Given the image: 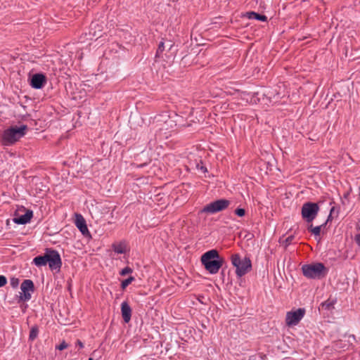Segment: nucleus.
Segmentation results:
<instances>
[{"label":"nucleus","mask_w":360,"mask_h":360,"mask_svg":"<svg viewBox=\"0 0 360 360\" xmlns=\"http://www.w3.org/2000/svg\"><path fill=\"white\" fill-rule=\"evenodd\" d=\"M27 126L22 124L20 127L11 126L5 129L2 134V143L5 146L13 145L26 134Z\"/></svg>","instance_id":"2"},{"label":"nucleus","mask_w":360,"mask_h":360,"mask_svg":"<svg viewBox=\"0 0 360 360\" xmlns=\"http://www.w3.org/2000/svg\"><path fill=\"white\" fill-rule=\"evenodd\" d=\"M231 204V201L225 199L221 198L217 200H214L207 205H205L201 210L200 213H210V214H214L217 212H221L223 210H225L229 207V206Z\"/></svg>","instance_id":"7"},{"label":"nucleus","mask_w":360,"mask_h":360,"mask_svg":"<svg viewBox=\"0 0 360 360\" xmlns=\"http://www.w3.org/2000/svg\"><path fill=\"white\" fill-rule=\"evenodd\" d=\"M68 347V344L66 343L65 340H63V342L59 345L56 346V349H58L60 351H62Z\"/></svg>","instance_id":"28"},{"label":"nucleus","mask_w":360,"mask_h":360,"mask_svg":"<svg viewBox=\"0 0 360 360\" xmlns=\"http://www.w3.org/2000/svg\"><path fill=\"white\" fill-rule=\"evenodd\" d=\"M179 115L176 113H173L172 116L168 112H162L161 114L155 116L154 120L159 122L161 126L162 123L165 124L164 128L160 127V129L171 130L177 125V121L175 118H178Z\"/></svg>","instance_id":"6"},{"label":"nucleus","mask_w":360,"mask_h":360,"mask_svg":"<svg viewBox=\"0 0 360 360\" xmlns=\"http://www.w3.org/2000/svg\"><path fill=\"white\" fill-rule=\"evenodd\" d=\"M321 229L322 226H317L313 227V225L311 224L307 228L308 231L311 232L312 234H314L315 236H320Z\"/></svg>","instance_id":"19"},{"label":"nucleus","mask_w":360,"mask_h":360,"mask_svg":"<svg viewBox=\"0 0 360 360\" xmlns=\"http://www.w3.org/2000/svg\"><path fill=\"white\" fill-rule=\"evenodd\" d=\"M75 224L82 234L85 237H91L84 218L80 214H76Z\"/></svg>","instance_id":"13"},{"label":"nucleus","mask_w":360,"mask_h":360,"mask_svg":"<svg viewBox=\"0 0 360 360\" xmlns=\"http://www.w3.org/2000/svg\"><path fill=\"white\" fill-rule=\"evenodd\" d=\"M245 210L244 208L238 207L235 210L234 213L240 217H244L245 215Z\"/></svg>","instance_id":"24"},{"label":"nucleus","mask_w":360,"mask_h":360,"mask_svg":"<svg viewBox=\"0 0 360 360\" xmlns=\"http://www.w3.org/2000/svg\"><path fill=\"white\" fill-rule=\"evenodd\" d=\"M224 269H222V271H221V274H224Z\"/></svg>","instance_id":"40"},{"label":"nucleus","mask_w":360,"mask_h":360,"mask_svg":"<svg viewBox=\"0 0 360 360\" xmlns=\"http://www.w3.org/2000/svg\"><path fill=\"white\" fill-rule=\"evenodd\" d=\"M231 261L236 267V274L238 277H242L252 270V262L249 257H245L242 259L240 255L236 253L231 255Z\"/></svg>","instance_id":"4"},{"label":"nucleus","mask_w":360,"mask_h":360,"mask_svg":"<svg viewBox=\"0 0 360 360\" xmlns=\"http://www.w3.org/2000/svg\"><path fill=\"white\" fill-rule=\"evenodd\" d=\"M203 172H207V168L205 167H201L200 168Z\"/></svg>","instance_id":"36"},{"label":"nucleus","mask_w":360,"mask_h":360,"mask_svg":"<svg viewBox=\"0 0 360 360\" xmlns=\"http://www.w3.org/2000/svg\"><path fill=\"white\" fill-rule=\"evenodd\" d=\"M199 301L200 302V303H203L202 299H200Z\"/></svg>","instance_id":"38"},{"label":"nucleus","mask_w":360,"mask_h":360,"mask_svg":"<svg viewBox=\"0 0 360 360\" xmlns=\"http://www.w3.org/2000/svg\"><path fill=\"white\" fill-rule=\"evenodd\" d=\"M339 211H340V207H336L335 206L332 207L330 210V213L331 214H335V212H336V217H338V214H339Z\"/></svg>","instance_id":"31"},{"label":"nucleus","mask_w":360,"mask_h":360,"mask_svg":"<svg viewBox=\"0 0 360 360\" xmlns=\"http://www.w3.org/2000/svg\"><path fill=\"white\" fill-rule=\"evenodd\" d=\"M302 271L305 277L312 279L324 278L328 271L325 265L321 262L304 264L302 266Z\"/></svg>","instance_id":"3"},{"label":"nucleus","mask_w":360,"mask_h":360,"mask_svg":"<svg viewBox=\"0 0 360 360\" xmlns=\"http://www.w3.org/2000/svg\"><path fill=\"white\" fill-rule=\"evenodd\" d=\"M133 271L132 269L129 266H126L125 268L122 269L121 271L120 272V274L122 276H126L128 274H131Z\"/></svg>","instance_id":"26"},{"label":"nucleus","mask_w":360,"mask_h":360,"mask_svg":"<svg viewBox=\"0 0 360 360\" xmlns=\"http://www.w3.org/2000/svg\"><path fill=\"white\" fill-rule=\"evenodd\" d=\"M164 45H165V44L163 41L160 42L158 49H157V51H156V55H155L156 57H158L160 56V54L162 53L163 52V51L165 50Z\"/></svg>","instance_id":"25"},{"label":"nucleus","mask_w":360,"mask_h":360,"mask_svg":"<svg viewBox=\"0 0 360 360\" xmlns=\"http://www.w3.org/2000/svg\"><path fill=\"white\" fill-rule=\"evenodd\" d=\"M32 217V211L27 210L24 214L15 217L13 221L17 224H26L30 221Z\"/></svg>","instance_id":"15"},{"label":"nucleus","mask_w":360,"mask_h":360,"mask_svg":"<svg viewBox=\"0 0 360 360\" xmlns=\"http://www.w3.org/2000/svg\"><path fill=\"white\" fill-rule=\"evenodd\" d=\"M103 30V27L101 24H99L96 21H93L90 25L89 33L82 34L79 39L82 42H84L85 40H96L102 37Z\"/></svg>","instance_id":"9"},{"label":"nucleus","mask_w":360,"mask_h":360,"mask_svg":"<svg viewBox=\"0 0 360 360\" xmlns=\"http://www.w3.org/2000/svg\"><path fill=\"white\" fill-rule=\"evenodd\" d=\"M243 18H247L248 19H254L262 22H266L267 17L265 15H262L255 11H248L242 14Z\"/></svg>","instance_id":"16"},{"label":"nucleus","mask_w":360,"mask_h":360,"mask_svg":"<svg viewBox=\"0 0 360 360\" xmlns=\"http://www.w3.org/2000/svg\"><path fill=\"white\" fill-rule=\"evenodd\" d=\"M112 249L115 252L118 254H124L126 252L125 245L122 243L113 244Z\"/></svg>","instance_id":"18"},{"label":"nucleus","mask_w":360,"mask_h":360,"mask_svg":"<svg viewBox=\"0 0 360 360\" xmlns=\"http://www.w3.org/2000/svg\"><path fill=\"white\" fill-rule=\"evenodd\" d=\"M88 360H94L92 358H89Z\"/></svg>","instance_id":"41"},{"label":"nucleus","mask_w":360,"mask_h":360,"mask_svg":"<svg viewBox=\"0 0 360 360\" xmlns=\"http://www.w3.org/2000/svg\"><path fill=\"white\" fill-rule=\"evenodd\" d=\"M76 345H78L80 348L84 347V345H83L82 342L79 340H77Z\"/></svg>","instance_id":"34"},{"label":"nucleus","mask_w":360,"mask_h":360,"mask_svg":"<svg viewBox=\"0 0 360 360\" xmlns=\"http://www.w3.org/2000/svg\"><path fill=\"white\" fill-rule=\"evenodd\" d=\"M135 280L134 276H129V278L123 280L121 282V288L124 290L129 284H131Z\"/></svg>","instance_id":"21"},{"label":"nucleus","mask_w":360,"mask_h":360,"mask_svg":"<svg viewBox=\"0 0 360 360\" xmlns=\"http://www.w3.org/2000/svg\"><path fill=\"white\" fill-rule=\"evenodd\" d=\"M131 308L127 301L121 304V314L123 321L125 323H128L131 318Z\"/></svg>","instance_id":"14"},{"label":"nucleus","mask_w":360,"mask_h":360,"mask_svg":"<svg viewBox=\"0 0 360 360\" xmlns=\"http://www.w3.org/2000/svg\"><path fill=\"white\" fill-rule=\"evenodd\" d=\"M199 301L200 302V303H203L202 299H200Z\"/></svg>","instance_id":"39"},{"label":"nucleus","mask_w":360,"mask_h":360,"mask_svg":"<svg viewBox=\"0 0 360 360\" xmlns=\"http://www.w3.org/2000/svg\"><path fill=\"white\" fill-rule=\"evenodd\" d=\"M354 240L357 245L360 248V233L356 234L354 237Z\"/></svg>","instance_id":"32"},{"label":"nucleus","mask_w":360,"mask_h":360,"mask_svg":"<svg viewBox=\"0 0 360 360\" xmlns=\"http://www.w3.org/2000/svg\"><path fill=\"white\" fill-rule=\"evenodd\" d=\"M38 333V327L37 326H33L30 331L29 340L32 341L34 340L37 337Z\"/></svg>","instance_id":"20"},{"label":"nucleus","mask_w":360,"mask_h":360,"mask_svg":"<svg viewBox=\"0 0 360 360\" xmlns=\"http://www.w3.org/2000/svg\"><path fill=\"white\" fill-rule=\"evenodd\" d=\"M309 139L312 141H316L319 140V137L316 135H314L312 137H309Z\"/></svg>","instance_id":"35"},{"label":"nucleus","mask_w":360,"mask_h":360,"mask_svg":"<svg viewBox=\"0 0 360 360\" xmlns=\"http://www.w3.org/2000/svg\"><path fill=\"white\" fill-rule=\"evenodd\" d=\"M319 209V206L316 202H307L304 203L301 210L302 219L307 223L312 222L316 217Z\"/></svg>","instance_id":"5"},{"label":"nucleus","mask_w":360,"mask_h":360,"mask_svg":"<svg viewBox=\"0 0 360 360\" xmlns=\"http://www.w3.org/2000/svg\"><path fill=\"white\" fill-rule=\"evenodd\" d=\"M47 259L46 257V253L44 252V254L43 255H38L37 257H35L33 259V263L37 266H46L47 264Z\"/></svg>","instance_id":"17"},{"label":"nucleus","mask_w":360,"mask_h":360,"mask_svg":"<svg viewBox=\"0 0 360 360\" xmlns=\"http://www.w3.org/2000/svg\"><path fill=\"white\" fill-rule=\"evenodd\" d=\"M150 162H151V159L148 158L147 161H146L143 163H134L133 165L138 168H141V167H143L144 166L147 165L148 164H149Z\"/></svg>","instance_id":"29"},{"label":"nucleus","mask_w":360,"mask_h":360,"mask_svg":"<svg viewBox=\"0 0 360 360\" xmlns=\"http://www.w3.org/2000/svg\"><path fill=\"white\" fill-rule=\"evenodd\" d=\"M19 279L18 278H15V277H12L10 280V283H11V285L13 288H16L18 285H19Z\"/></svg>","instance_id":"27"},{"label":"nucleus","mask_w":360,"mask_h":360,"mask_svg":"<svg viewBox=\"0 0 360 360\" xmlns=\"http://www.w3.org/2000/svg\"><path fill=\"white\" fill-rule=\"evenodd\" d=\"M200 261L205 269L210 274H217L223 265L226 264L224 258L215 249L205 252L201 256Z\"/></svg>","instance_id":"1"},{"label":"nucleus","mask_w":360,"mask_h":360,"mask_svg":"<svg viewBox=\"0 0 360 360\" xmlns=\"http://www.w3.org/2000/svg\"><path fill=\"white\" fill-rule=\"evenodd\" d=\"M45 253L49 269L51 271H59L62 266V260L58 252L52 248H46Z\"/></svg>","instance_id":"8"},{"label":"nucleus","mask_w":360,"mask_h":360,"mask_svg":"<svg viewBox=\"0 0 360 360\" xmlns=\"http://www.w3.org/2000/svg\"><path fill=\"white\" fill-rule=\"evenodd\" d=\"M305 314V309L298 308L296 310L287 312L285 317V324L288 326H296Z\"/></svg>","instance_id":"10"},{"label":"nucleus","mask_w":360,"mask_h":360,"mask_svg":"<svg viewBox=\"0 0 360 360\" xmlns=\"http://www.w3.org/2000/svg\"><path fill=\"white\" fill-rule=\"evenodd\" d=\"M333 214L330 213L329 215L327 217L326 221L331 222L333 221Z\"/></svg>","instance_id":"33"},{"label":"nucleus","mask_w":360,"mask_h":360,"mask_svg":"<svg viewBox=\"0 0 360 360\" xmlns=\"http://www.w3.org/2000/svg\"><path fill=\"white\" fill-rule=\"evenodd\" d=\"M328 223V222L326 221H325V223H323V224H321V226H322V228H324V227L326 226V224H327Z\"/></svg>","instance_id":"37"},{"label":"nucleus","mask_w":360,"mask_h":360,"mask_svg":"<svg viewBox=\"0 0 360 360\" xmlns=\"http://www.w3.org/2000/svg\"><path fill=\"white\" fill-rule=\"evenodd\" d=\"M294 238H295V236L293 235H290L288 237H287L282 242L281 241V240H279V242L285 246V248H286L288 246H289L292 243Z\"/></svg>","instance_id":"23"},{"label":"nucleus","mask_w":360,"mask_h":360,"mask_svg":"<svg viewBox=\"0 0 360 360\" xmlns=\"http://www.w3.org/2000/svg\"><path fill=\"white\" fill-rule=\"evenodd\" d=\"M7 283V278L3 275H0V288L4 287Z\"/></svg>","instance_id":"30"},{"label":"nucleus","mask_w":360,"mask_h":360,"mask_svg":"<svg viewBox=\"0 0 360 360\" xmlns=\"http://www.w3.org/2000/svg\"><path fill=\"white\" fill-rule=\"evenodd\" d=\"M46 77L42 73H36L30 78V86L36 89H41L46 83Z\"/></svg>","instance_id":"12"},{"label":"nucleus","mask_w":360,"mask_h":360,"mask_svg":"<svg viewBox=\"0 0 360 360\" xmlns=\"http://www.w3.org/2000/svg\"><path fill=\"white\" fill-rule=\"evenodd\" d=\"M334 301L330 300V299L327 300L324 302L321 303L322 308H324L325 309L329 310L332 307H333Z\"/></svg>","instance_id":"22"},{"label":"nucleus","mask_w":360,"mask_h":360,"mask_svg":"<svg viewBox=\"0 0 360 360\" xmlns=\"http://www.w3.org/2000/svg\"><path fill=\"white\" fill-rule=\"evenodd\" d=\"M20 289L22 290V293H20V295L19 297V302L20 301H28L31 299V293L30 292H33L35 290V287L33 281L30 279H25L23 281V282L21 283Z\"/></svg>","instance_id":"11"}]
</instances>
